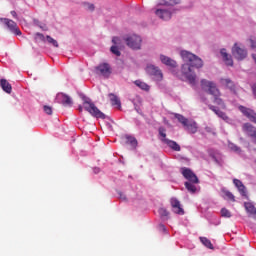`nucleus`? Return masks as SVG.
<instances>
[{"instance_id": "f257e3e1", "label": "nucleus", "mask_w": 256, "mask_h": 256, "mask_svg": "<svg viewBox=\"0 0 256 256\" xmlns=\"http://www.w3.org/2000/svg\"><path fill=\"white\" fill-rule=\"evenodd\" d=\"M180 55L183 61H185V63H188L182 65V74L184 75V77H186L187 81H189L190 85H195L197 75H195V72L191 70V67L201 69V67H203V60H201V58H199L197 55L186 50H182L180 52Z\"/></svg>"}, {"instance_id": "f03ea898", "label": "nucleus", "mask_w": 256, "mask_h": 256, "mask_svg": "<svg viewBox=\"0 0 256 256\" xmlns=\"http://www.w3.org/2000/svg\"><path fill=\"white\" fill-rule=\"evenodd\" d=\"M201 89L206 93H209V95L214 96V103L216 105H219L222 109L226 108L225 102L223 101V99H221V91H219V88H217V84H215V82H211L207 79H202Z\"/></svg>"}, {"instance_id": "7ed1b4c3", "label": "nucleus", "mask_w": 256, "mask_h": 256, "mask_svg": "<svg viewBox=\"0 0 256 256\" xmlns=\"http://www.w3.org/2000/svg\"><path fill=\"white\" fill-rule=\"evenodd\" d=\"M182 175L185 179H187L189 182H185V187L187 191L190 193H196L197 192V187L195 184L199 183V178H197V175L192 172L191 169L189 168H182Z\"/></svg>"}, {"instance_id": "20e7f679", "label": "nucleus", "mask_w": 256, "mask_h": 256, "mask_svg": "<svg viewBox=\"0 0 256 256\" xmlns=\"http://www.w3.org/2000/svg\"><path fill=\"white\" fill-rule=\"evenodd\" d=\"M83 107L85 111L90 113L92 117H96V119H105V114L95 106V103L91 102V99L89 98H83Z\"/></svg>"}, {"instance_id": "39448f33", "label": "nucleus", "mask_w": 256, "mask_h": 256, "mask_svg": "<svg viewBox=\"0 0 256 256\" xmlns=\"http://www.w3.org/2000/svg\"><path fill=\"white\" fill-rule=\"evenodd\" d=\"M167 130L165 129V127H160L158 129V133L159 135H161L162 139V143H165V145H168L170 147V149H172V151H181V146L178 145L177 142L167 139Z\"/></svg>"}, {"instance_id": "423d86ee", "label": "nucleus", "mask_w": 256, "mask_h": 256, "mask_svg": "<svg viewBox=\"0 0 256 256\" xmlns=\"http://www.w3.org/2000/svg\"><path fill=\"white\" fill-rule=\"evenodd\" d=\"M126 45L130 47V49H141V37L138 35H131L124 38Z\"/></svg>"}, {"instance_id": "0eeeda50", "label": "nucleus", "mask_w": 256, "mask_h": 256, "mask_svg": "<svg viewBox=\"0 0 256 256\" xmlns=\"http://www.w3.org/2000/svg\"><path fill=\"white\" fill-rule=\"evenodd\" d=\"M232 55L238 61H243V59L247 57V50L239 44L235 43L232 47Z\"/></svg>"}, {"instance_id": "6e6552de", "label": "nucleus", "mask_w": 256, "mask_h": 256, "mask_svg": "<svg viewBox=\"0 0 256 256\" xmlns=\"http://www.w3.org/2000/svg\"><path fill=\"white\" fill-rule=\"evenodd\" d=\"M35 41H42L43 43L47 42L49 45H52V47H59V42H57V40L53 39V37L49 35L45 37V35L41 33H36Z\"/></svg>"}, {"instance_id": "1a4fd4ad", "label": "nucleus", "mask_w": 256, "mask_h": 256, "mask_svg": "<svg viewBox=\"0 0 256 256\" xmlns=\"http://www.w3.org/2000/svg\"><path fill=\"white\" fill-rule=\"evenodd\" d=\"M239 111L243 114L244 117H247L249 121L256 124V113L255 110L247 108L245 106H239Z\"/></svg>"}, {"instance_id": "9d476101", "label": "nucleus", "mask_w": 256, "mask_h": 256, "mask_svg": "<svg viewBox=\"0 0 256 256\" xmlns=\"http://www.w3.org/2000/svg\"><path fill=\"white\" fill-rule=\"evenodd\" d=\"M146 72L148 75H152L156 81H161L163 79V73L159 69V67H156L154 65H149L146 68Z\"/></svg>"}, {"instance_id": "9b49d317", "label": "nucleus", "mask_w": 256, "mask_h": 256, "mask_svg": "<svg viewBox=\"0 0 256 256\" xmlns=\"http://www.w3.org/2000/svg\"><path fill=\"white\" fill-rule=\"evenodd\" d=\"M2 21L4 22L6 27H8L9 31H11V33H14V35H21V30L19 29V26H17V23H15V21L7 18L2 19Z\"/></svg>"}, {"instance_id": "f8f14e48", "label": "nucleus", "mask_w": 256, "mask_h": 256, "mask_svg": "<svg viewBox=\"0 0 256 256\" xmlns=\"http://www.w3.org/2000/svg\"><path fill=\"white\" fill-rule=\"evenodd\" d=\"M57 100L64 105V107H72L73 106V100L71 97L65 93H59L57 95Z\"/></svg>"}, {"instance_id": "ddd939ff", "label": "nucleus", "mask_w": 256, "mask_h": 256, "mask_svg": "<svg viewBox=\"0 0 256 256\" xmlns=\"http://www.w3.org/2000/svg\"><path fill=\"white\" fill-rule=\"evenodd\" d=\"M112 43L114 45L110 48L111 53L116 55V57H121V52L119 51V49H121V39L119 37H114Z\"/></svg>"}, {"instance_id": "4468645a", "label": "nucleus", "mask_w": 256, "mask_h": 256, "mask_svg": "<svg viewBox=\"0 0 256 256\" xmlns=\"http://www.w3.org/2000/svg\"><path fill=\"white\" fill-rule=\"evenodd\" d=\"M96 71L103 77H109V75H111V66L107 63H103L96 67Z\"/></svg>"}, {"instance_id": "2eb2a0df", "label": "nucleus", "mask_w": 256, "mask_h": 256, "mask_svg": "<svg viewBox=\"0 0 256 256\" xmlns=\"http://www.w3.org/2000/svg\"><path fill=\"white\" fill-rule=\"evenodd\" d=\"M170 203L174 213H176L177 215L185 214V211L181 208V202H179V200H177L176 198H172Z\"/></svg>"}, {"instance_id": "dca6fc26", "label": "nucleus", "mask_w": 256, "mask_h": 256, "mask_svg": "<svg viewBox=\"0 0 256 256\" xmlns=\"http://www.w3.org/2000/svg\"><path fill=\"white\" fill-rule=\"evenodd\" d=\"M155 15H157L159 19H162V21H169V19H171V11L169 10L157 9Z\"/></svg>"}, {"instance_id": "f3484780", "label": "nucleus", "mask_w": 256, "mask_h": 256, "mask_svg": "<svg viewBox=\"0 0 256 256\" xmlns=\"http://www.w3.org/2000/svg\"><path fill=\"white\" fill-rule=\"evenodd\" d=\"M220 83L223 87H226L227 89H229L232 93H236L235 90V83L232 82L231 79L229 78H221L220 79Z\"/></svg>"}, {"instance_id": "a211bd4d", "label": "nucleus", "mask_w": 256, "mask_h": 256, "mask_svg": "<svg viewBox=\"0 0 256 256\" xmlns=\"http://www.w3.org/2000/svg\"><path fill=\"white\" fill-rule=\"evenodd\" d=\"M210 111H213L220 119H223V121H226V123H229V116L227 114L213 105L208 106Z\"/></svg>"}, {"instance_id": "6ab92c4d", "label": "nucleus", "mask_w": 256, "mask_h": 256, "mask_svg": "<svg viewBox=\"0 0 256 256\" xmlns=\"http://www.w3.org/2000/svg\"><path fill=\"white\" fill-rule=\"evenodd\" d=\"M160 61L164 64L167 65V67H172V69H175L177 67V62L165 55L160 56Z\"/></svg>"}, {"instance_id": "aec40b11", "label": "nucleus", "mask_w": 256, "mask_h": 256, "mask_svg": "<svg viewBox=\"0 0 256 256\" xmlns=\"http://www.w3.org/2000/svg\"><path fill=\"white\" fill-rule=\"evenodd\" d=\"M233 183L235 185V187H237L239 193L245 197L247 195V188L245 187V185H243V182H241V180L239 179H234Z\"/></svg>"}, {"instance_id": "412c9836", "label": "nucleus", "mask_w": 256, "mask_h": 256, "mask_svg": "<svg viewBox=\"0 0 256 256\" xmlns=\"http://www.w3.org/2000/svg\"><path fill=\"white\" fill-rule=\"evenodd\" d=\"M220 53L223 57L224 63H226V65H228V67H233V58L227 53V50L222 49L220 51Z\"/></svg>"}, {"instance_id": "4be33fe9", "label": "nucleus", "mask_w": 256, "mask_h": 256, "mask_svg": "<svg viewBox=\"0 0 256 256\" xmlns=\"http://www.w3.org/2000/svg\"><path fill=\"white\" fill-rule=\"evenodd\" d=\"M110 101H111V105H113V107H117L118 109H121V100L119 99V97L113 93H110L108 95Z\"/></svg>"}, {"instance_id": "5701e85b", "label": "nucleus", "mask_w": 256, "mask_h": 256, "mask_svg": "<svg viewBox=\"0 0 256 256\" xmlns=\"http://www.w3.org/2000/svg\"><path fill=\"white\" fill-rule=\"evenodd\" d=\"M243 129L244 131H246V133H248V135H250V137H254V139H256V130L253 125H251L250 123H245L243 125Z\"/></svg>"}, {"instance_id": "b1692460", "label": "nucleus", "mask_w": 256, "mask_h": 256, "mask_svg": "<svg viewBox=\"0 0 256 256\" xmlns=\"http://www.w3.org/2000/svg\"><path fill=\"white\" fill-rule=\"evenodd\" d=\"M0 87H2L5 93H11L13 91V87L11 86V83L7 81V79L0 80Z\"/></svg>"}, {"instance_id": "393cba45", "label": "nucleus", "mask_w": 256, "mask_h": 256, "mask_svg": "<svg viewBox=\"0 0 256 256\" xmlns=\"http://www.w3.org/2000/svg\"><path fill=\"white\" fill-rule=\"evenodd\" d=\"M184 127H185V129H187V131L189 133H192V134H195L197 132V129H198L197 122L189 121V120H188L186 126H184Z\"/></svg>"}, {"instance_id": "a878e982", "label": "nucleus", "mask_w": 256, "mask_h": 256, "mask_svg": "<svg viewBox=\"0 0 256 256\" xmlns=\"http://www.w3.org/2000/svg\"><path fill=\"white\" fill-rule=\"evenodd\" d=\"M245 209L247 211V213H249L253 219L256 220V208L253 204L251 203H245Z\"/></svg>"}, {"instance_id": "bb28decb", "label": "nucleus", "mask_w": 256, "mask_h": 256, "mask_svg": "<svg viewBox=\"0 0 256 256\" xmlns=\"http://www.w3.org/2000/svg\"><path fill=\"white\" fill-rule=\"evenodd\" d=\"M134 84L136 85V87H139V89H142V91H149L151 89L149 84H147L141 80L134 81Z\"/></svg>"}, {"instance_id": "cd10ccee", "label": "nucleus", "mask_w": 256, "mask_h": 256, "mask_svg": "<svg viewBox=\"0 0 256 256\" xmlns=\"http://www.w3.org/2000/svg\"><path fill=\"white\" fill-rule=\"evenodd\" d=\"M200 241L208 249H213V244L211 243V240H209V238H207V237H200Z\"/></svg>"}, {"instance_id": "c85d7f7f", "label": "nucleus", "mask_w": 256, "mask_h": 256, "mask_svg": "<svg viewBox=\"0 0 256 256\" xmlns=\"http://www.w3.org/2000/svg\"><path fill=\"white\" fill-rule=\"evenodd\" d=\"M176 119L185 127L187 123L189 122V119L185 118V116L181 114H175Z\"/></svg>"}, {"instance_id": "c756f323", "label": "nucleus", "mask_w": 256, "mask_h": 256, "mask_svg": "<svg viewBox=\"0 0 256 256\" xmlns=\"http://www.w3.org/2000/svg\"><path fill=\"white\" fill-rule=\"evenodd\" d=\"M225 199H228L229 201H235V196L230 191H223Z\"/></svg>"}, {"instance_id": "7c9ffc66", "label": "nucleus", "mask_w": 256, "mask_h": 256, "mask_svg": "<svg viewBox=\"0 0 256 256\" xmlns=\"http://www.w3.org/2000/svg\"><path fill=\"white\" fill-rule=\"evenodd\" d=\"M229 150L234 151V153H241V148H239L237 145L233 143L228 144Z\"/></svg>"}, {"instance_id": "2f4dec72", "label": "nucleus", "mask_w": 256, "mask_h": 256, "mask_svg": "<svg viewBox=\"0 0 256 256\" xmlns=\"http://www.w3.org/2000/svg\"><path fill=\"white\" fill-rule=\"evenodd\" d=\"M204 130L206 133H208V135H217V132H215V128H213V126H205Z\"/></svg>"}, {"instance_id": "473e14b6", "label": "nucleus", "mask_w": 256, "mask_h": 256, "mask_svg": "<svg viewBox=\"0 0 256 256\" xmlns=\"http://www.w3.org/2000/svg\"><path fill=\"white\" fill-rule=\"evenodd\" d=\"M221 215L226 218H231V212L227 208L221 209Z\"/></svg>"}, {"instance_id": "72a5a7b5", "label": "nucleus", "mask_w": 256, "mask_h": 256, "mask_svg": "<svg viewBox=\"0 0 256 256\" xmlns=\"http://www.w3.org/2000/svg\"><path fill=\"white\" fill-rule=\"evenodd\" d=\"M126 140H127V143H130V145H137V139H135V137H132V136H126Z\"/></svg>"}, {"instance_id": "f704fd0d", "label": "nucleus", "mask_w": 256, "mask_h": 256, "mask_svg": "<svg viewBox=\"0 0 256 256\" xmlns=\"http://www.w3.org/2000/svg\"><path fill=\"white\" fill-rule=\"evenodd\" d=\"M43 109L46 115H53V108L51 106L45 105Z\"/></svg>"}, {"instance_id": "c9c22d12", "label": "nucleus", "mask_w": 256, "mask_h": 256, "mask_svg": "<svg viewBox=\"0 0 256 256\" xmlns=\"http://www.w3.org/2000/svg\"><path fill=\"white\" fill-rule=\"evenodd\" d=\"M159 215H161L162 217H169V212L167 211V209L165 208H160L158 210Z\"/></svg>"}, {"instance_id": "e433bc0d", "label": "nucleus", "mask_w": 256, "mask_h": 256, "mask_svg": "<svg viewBox=\"0 0 256 256\" xmlns=\"http://www.w3.org/2000/svg\"><path fill=\"white\" fill-rule=\"evenodd\" d=\"M84 7H85L86 11H95V5H93V4L85 3Z\"/></svg>"}, {"instance_id": "4c0bfd02", "label": "nucleus", "mask_w": 256, "mask_h": 256, "mask_svg": "<svg viewBox=\"0 0 256 256\" xmlns=\"http://www.w3.org/2000/svg\"><path fill=\"white\" fill-rule=\"evenodd\" d=\"M120 199H122V201H127V197L125 196V194L123 193H119Z\"/></svg>"}, {"instance_id": "58836bf2", "label": "nucleus", "mask_w": 256, "mask_h": 256, "mask_svg": "<svg viewBox=\"0 0 256 256\" xmlns=\"http://www.w3.org/2000/svg\"><path fill=\"white\" fill-rule=\"evenodd\" d=\"M172 1V4L170 5H179L181 3V0H170Z\"/></svg>"}, {"instance_id": "ea45409f", "label": "nucleus", "mask_w": 256, "mask_h": 256, "mask_svg": "<svg viewBox=\"0 0 256 256\" xmlns=\"http://www.w3.org/2000/svg\"><path fill=\"white\" fill-rule=\"evenodd\" d=\"M160 5H163L164 7H169V5L171 4L167 1H164V2H161Z\"/></svg>"}, {"instance_id": "a19ab883", "label": "nucleus", "mask_w": 256, "mask_h": 256, "mask_svg": "<svg viewBox=\"0 0 256 256\" xmlns=\"http://www.w3.org/2000/svg\"><path fill=\"white\" fill-rule=\"evenodd\" d=\"M10 13H11L12 17L17 19V12H15V10H12Z\"/></svg>"}, {"instance_id": "79ce46f5", "label": "nucleus", "mask_w": 256, "mask_h": 256, "mask_svg": "<svg viewBox=\"0 0 256 256\" xmlns=\"http://www.w3.org/2000/svg\"><path fill=\"white\" fill-rule=\"evenodd\" d=\"M251 47H252L253 49H255V47H256V43H255V41H253V40H251Z\"/></svg>"}, {"instance_id": "37998d69", "label": "nucleus", "mask_w": 256, "mask_h": 256, "mask_svg": "<svg viewBox=\"0 0 256 256\" xmlns=\"http://www.w3.org/2000/svg\"><path fill=\"white\" fill-rule=\"evenodd\" d=\"M78 110L80 111V113L83 112V106L80 105V106L78 107Z\"/></svg>"}, {"instance_id": "c03bdc74", "label": "nucleus", "mask_w": 256, "mask_h": 256, "mask_svg": "<svg viewBox=\"0 0 256 256\" xmlns=\"http://www.w3.org/2000/svg\"><path fill=\"white\" fill-rule=\"evenodd\" d=\"M160 229H163V231H165V225L160 224Z\"/></svg>"}]
</instances>
